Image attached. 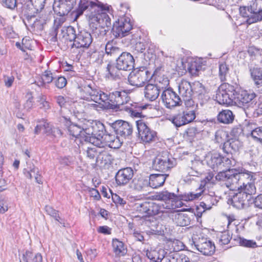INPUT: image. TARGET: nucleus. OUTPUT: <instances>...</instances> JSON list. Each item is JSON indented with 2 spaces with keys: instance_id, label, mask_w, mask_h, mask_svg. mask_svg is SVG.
I'll list each match as a JSON object with an SVG mask.
<instances>
[{
  "instance_id": "4d7b16f0",
  "label": "nucleus",
  "mask_w": 262,
  "mask_h": 262,
  "mask_svg": "<svg viewBox=\"0 0 262 262\" xmlns=\"http://www.w3.org/2000/svg\"><path fill=\"white\" fill-rule=\"evenodd\" d=\"M105 52L107 55H112L115 53V42L113 40L109 41L105 46Z\"/></svg>"
},
{
  "instance_id": "f704fd0d",
  "label": "nucleus",
  "mask_w": 262,
  "mask_h": 262,
  "mask_svg": "<svg viewBox=\"0 0 262 262\" xmlns=\"http://www.w3.org/2000/svg\"><path fill=\"white\" fill-rule=\"evenodd\" d=\"M42 256L40 253H33L31 251H27L23 254L20 262H41Z\"/></svg>"
},
{
  "instance_id": "0e129e2a",
  "label": "nucleus",
  "mask_w": 262,
  "mask_h": 262,
  "mask_svg": "<svg viewBox=\"0 0 262 262\" xmlns=\"http://www.w3.org/2000/svg\"><path fill=\"white\" fill-rule=\"evenodd\" d=\"M8 209L7 201L4 199L0 200V213L2 214L6 212Z\"/></svg>"
},
{
  "instance_id": "2eb2a0df",
  "label": "nucleus",
  "mask_w": 262,
  "mask_h": 262,
  "mask_svg": "<svg viewBox=\"0 0 262 262\" xmlns=\"http://www.w3.org/2000/svg\"><path fill=\"white\" fill-rule=\"evenodd\" d=\"M178 204H180L179 202L177 204L173 205V204H161L156 203L154 202H145L143 205L144 207L148 208V216H152L158 214L160 213H163L166 211V209L173 210L176 209Z\"/></svg>"
},
{
  "instance_id": "4c0bfd02",
  "label": "nucleus",
  "mask_w": 262,
  "mask_h": 262,
  "mask_svg": "<svg viewBox=\"0 0 262 262\" xmlns=\"http://www.w3.org/2000/svg\"><path fill=\"white\" fill-rule=\"evenodd\" d=\"M41 127H44V134L48 136H50L53 127L50 123L43 120L39 122V123L36 126L34 129V133L36 135L39 134L41 131Z\"/></svg>"
},
{
  "instance_id": "393cba45",
  "label": "nucleus",
  "mask_w": 262,
  "mask_h": 262,
  "mask_svg": "<svg viewBox=\"0 0 262 262\" xmlns=\"http://www.w3.org/2000/svg\"><path fill=\"white\" fill-rule=\"evenodd\" d=\"M68 130L70 135L75 138H79L81 140L85 141L86 134L85 133V127H81L79 125L76 124L71 123L70 121L67 122Z\"/></svg>"
},
{
  "instance_id": "ea45409f",
  "label": "nucleus",
  "mask_w": 262,
  "mask_h": 262,
  "mask_svg": "<svg viewBox=\"0 0 262 262\" xmlns=\"http://www.w3.org/2000/svg\"><path fill=\"white\" fill-rule=\"evenodd\" d=\"M192 93L194 92L198 94L199 98L202 99L203 97L205 98L207 97V96H205L206 94V90L203 85L199 81H195L192 83Z\"/></svg>"
},
{
  "instance_id": "4468645a",
  "label": "nucleus",
  "mask_w": 262,
  "mask_h": 262,
  "mask_svg": "<svg viewBox=\"0 0 262 262\" xmlns=\"http://www.w3.org/2000/svg\"><path fill=\"white\" fill-rule=\"evenodd\" d=\"M161 98L165 106L169 108L180 105L182 102L180 96L170 89L163 91Z\"/></svg>"
},
{
  "instance_id": "680f3d73",
  "label": "nucleus",
  "mask_w": 262,
  "mask_h": 262,
  "mask_svg": "<svg viewBox=\"0 0 262 262\" xmlns=\"http://www.w3.org/2000/svg\"><path fill=\"white\" fill-rule=\"evenodd\" d=\"M147 44L145 42L139 41L136 43L135 49L138 52H143L146 49Z\"/></svg>"
},
{
  "instance_id": "ddd939ff",
  "label": "nucleus",
  "mask_w": 262,
  "mask_h": 262,
  "mask_svg": "<svg viewBox=\"0 0 262 262\" xmlns=\"http://www.w3.org/2000/svg\"><path fill=\"white\" fill-rule=\"evenodd\" d=\"M77 0H56L53 9L59 16L67 15L76 6Z\"/></svg>"
},
{
  "instance_id": "473e14b6",
  "label": "nucleus",
  "mask_w": 262,
  "mask_h": 262,
  "mask_svg": "<svg viewBox=\"0 0 262 262\" xmlns=\"http://www.w3.org/2000/svg\"><path fill=\"white\" fill-rule=\"evenodd\" d=\"M59 36H61L62 38L66 41H69L70 42H74L76 34L75 33V30L74 27L72 26L64 27L61 29V34Z\"/></svg>"
},
{
  "instance_id": "2f4dec72",
  "label": "nucleus",
  "mask_w": 262,
  "mask_h": 262,
  "mask_svg": "<svg viewBox=\"0 0 262 262\" xmlns=\"http://www.w3.org/2000/svg\"><path fill=\"white\" fill-rule=\"evenodd\" d=\"M251 76L259 91L262 93V69L254 68L250 70Z\"/></svg>"
},
{
  "instance_id": "c756f323",
  "label": "nucleus",
  "mask_w": 262,
  "mask_h": 262,
  "mask_svg": "<svg viewBox=\"0 0 262 262\" xmlns=\"http://www.w3.org/2000/svg\"><path fill=\"white\" fill-rule=\"evenodd\" d=\"M27 167H25L24 168V174L25 176L31 179L33 178V176L32 175V172H34V177L35 179L36 183L41 184L42 183V178L40 174H39V171L37 168H36L34 165H30V166H28L29 165H27Z\"/></svg>"
},
{
  "instance_id": "3c124183",
  "label": "nucleus",
  "mask_w": 262,
  "mask_h": 262,
  "mask_svg": "<svg viewBox=\"0 0 262 262\" xmlns=\"http://www.w3.org/2000/svg\"><path fill=\"white\" fill-rule=\"evenodd\" d=\"M251 135L255 141L262 143V127L253 129L251 132Z\"/></svg>"
},
{
  "instance_id": "864d4df0",
  "label": "nucleus",
  "mask_w": 262,
  "mask_h": 262,
  "mask_svg": "<svg viewBox=\"0 0 262 262\" xmlns=\"http://www.w3.org/2000/svg\"><path fill=\"white\" fill-rule=\"evenodd\" d=\"M45 210L48 214L54 217L56 221H59L60 218L58 213V211L55 210L53 207L50 206H46L45 207Z\"/></svg>"
},
{
  "instance_id": "39448f33",
  "label": "nucleus",
  "mask_w": 262,
  "mask_h": 262,
  "mask_svg": "<svg viewBox=\"0 0 262 262\" xmlns=\"http://www.w3.org/2000/svg\"><path fill=\"white\" fill-rule=\"evenodd\" d=\"M234 92L232 85L224 83L219 86L217 91L215 97L216 101L220 104L230 105L235 99Z\"/></svg>"
},
{
  "instance_id": "338daca9",
  "label": "nucleus",
  "mask_w": 262,
  "mask_h": 262,
  "mask_svg": "<svg viewBox=\"0 0 262 262\" xmlns=\"http://www.w3.org/2000/svg\"><path fill=\"white\" fill-rule=\"evenodd\" d=\"M254 204L256 207L262 209V194L257 195L255 198Z\"/></svg>"
},
{
  "instance_id": "49530a36",
  "label": "nucleus",
  "mask_w": 262,
  "mask_h": 262,
  "mask_svg": "<svg viewBox=\"0 0 262 262\" xmlns=\"http://www.w3.org/2000/svg\"><path fill=\"white\" fill-rule=\"evenodd\" d=\"M228 137V132L223 130L219 129L215 133V140L219 143H225L227 141Z\"/></svg>"
},
{
  "instance_id": "0eeeda50",
  "label": "nucleus",
  "mask_w": 262,
  "mask_h": 262,
  "mask_svg": "<svg viewBox=\"0 0 262 262\" xmlns=\"http://www.w3.org/2000/svg\"><path fill=\"white\" fill-rule=\"evenodd\" d=\"M132 133V128L127 122L119 120L116 121V148H119L123 143L125 137Z\"/></svg>"
},
{
  "instance_id": "58836bf2",
  "label": "nucleus",
  "mask_w": 262,
  "mask_h": 262,
  "mask_svg": "<svg viewBox=\"0 0 262 262\" xmlns=\"http://www.w3.org/2000/svg\"><path fill=\"white\" fill-rule=\"evenodd\" d=\"M169 162V156L166 151L157 154L152 159V164H166Z\"/></svg>"
},
{
  "instance_id": "f03ea898",
  "label": "nucleus",
  "mask_w": 262,
  "mask_h": 262,
  "mask_svg": "<svg viewBox=\"0 0 262 262\" xmlns=\"http://www.w3.org/2000/svg\"><path fill=\"white\" fill-rule=\"evenodd\" d=\"M239 10L248 24L262 21V0H252L249 6H241Z\"/></svg>"
},
{
  "instance_id": "72a5a7b5",
  "label": "nucleus",
  "mask_w": 262,
  "mask_h": 262,
  "mask_svg": "<svg viewBox=\"0 0 262 262\" xmlns=\"http://www.w3.org/2000/svg\"><path fill=\"white\" fill-rule=\"evenodd\" d=\"M203 201L201 202V206L205 209H210L212 205L217 203L216 196L214 192L210 194H204L203 196Z\"/></svg>"
},
{
  "instance_id": "dca6fc26",
  "label": "nucleus",
  "mask_w": 262,
  "mask_h": 262,
  "mask_svg": "<svg viewBox=\"0 0 262 262\" xmlns=\"http://www.w3.org/2000/svg\"><path fill=\"white\" fill-rule=\"evenodd\" d=\"M104 128V126L102 123L99 121H93L89 122V124L86 125L85 127V133L86 134V138L85 141L87 142L92 143L94 142L96 136L99 134V132L102 131Z\"/></svg>"
},
{
  "instance_id": "de8ad7c7",
  "label": "nucleus",
  "mask_w": 262,
  "mask_h": 262,
  "mask_svg": "<svg viewBox=\"0 0 262 262\" xmlns=\"http://www.w3.org/2000/svg\"><path fill=\"white\" fill-rule=\"evenodd\" d=\"M218 238L219 244L221 246L228 244L231 239L228 231L221 232L219 235Z\"/></svg>"
},
{
  "instance_id": "7c9ffc66",
  "label": "nucleus",
  "mask_w": 262,
  "mask_h": 262,
  "mask_svg": "<svg viewBox=\"0 0 262 262\" xmlns=\"http://www.w3.org/2000/svg\"><path fill=\"white\" fill-rule=\"evenodd\" d=\"M148 187V180L143 178H134L130 184V187L138 191H146Z\"/></svg>"
},
{
  "instance_id": "69168bd1",
  "label": "nucleus",
  "mask_w": 262,
  "mask_h": 262,
  "mask_svg": "<svg viewBox=\"0 0 262 262\" xmlns=\"http://www.w3.org/2000/svg\"><path fill=\"white\" fill-rule=\"evenodd\" d=\"M121 9L118 11V15L119 17L126 16L125 13L127 12L128 7L127 5H120Z\"/></svg>"
},
{
  "instance_id": "b1692460",
  "label": "nucleus",
  "mask_w": 262,
  "mask_h": 262,
  "mask_svg": "<svg viewBox=\"0 0 262 262\" xmlns=\"http://www.w3.org/2000/svg\"><path fill=\"white\" fill-rule=\"evenodd\" d=\"M133 176V170L130 167L120 169L116 174V182L119 185L127 184Z\"/></svg>"
},
{
  "instance_id": "7ed1b4c3",
  "label": "nucleus",
  "mask_w": 262,
  "mask_h": 262,
  "mask_svg": "<svg viewBox=\"0 0 262 262\" xmlns=\"http://www.w3.org/2000/svg\"><path fill=\"white\" fill-rule=\"evenodd\" d=\"M134 61L133 56L129 53L123 52L116 60V68L119 70H123L122 72L116 73V82L118 80L117 83L119 86L123 87L124 83H126L127 73L126 71L128 68L130 69L133 67Z\"/></svg>"
},
{
  "instance_id": "423d86ee",
  "label": "nucleus",
  "mask_w": 262,
  "mask_h": 262,
  "mask_svg": "<svg viewBox=\"0 0 262 262\" xmlns=\"http://www.w3.org/2000/svg\"><path fill=\"white\" fill-rule=\"evenodd\" d=\"M153 74L146 69L134 70L128 75V81L130 85L142 86L152 77Z\"/></svg>"
},
{
  "instance_id": "37998d69",
  "label": "nucleus",
  "mask_w": 262,
  "mask_h": 262,
  "mask_svg": "<svg viewBox=\"0 0 262 262\" xmlns=\"http://www.w3.org/2000/svg\"><path fill=\"white\" fill-rule=\"evenodd\" d=\"M41 81L37 82L39 86L46 88V83H51L53 80L52 73L50 71H46L41 76Z\"/></svg>"
},
{
  "instance_id": "6ab92c4d",
  "label": "nucleus",
  "mask_w": 262,
  "mask_h": 262,
  "mask_svg": "<svg viewBox=\"0 0 262 262\" xmlns=\"http://www.w3.org/2000/svg\"><path fill=\"white\" fill-rule=\"evenodd\" d=\"M91 34L85 31H81L76 35L75 40L72 45V47L78 48H88L92 42Z\"/></svg>"
},
{
  "instance_id": "6e6d98bb",
  "label": "nucleus",
  "mask_w": 262,
  "mask_h": 262,
  "mask_svg": "<svg viewBox=\"0 0 262 262\" xmlns=\"http://www.w3.org/2000/svg\"><path fill=\"white\" fill-rule=\"evenodd\" d=\"M26 97L27 99L26 100V103L24 104V107L27 110H30L33 105V97L32 96V94L31 92H28L27 94Z\"/></svg>"
},
{
  "instance_id": "c03bdc74",
  "label": "nucleus",
  "mask_w": 262,
  "mask_h": 262,
  "mask_svg": "<svg viewBox=\"0 0 262 262\" xmlns=\"http://www.w3.org/2000/svg\"><path fill=\"white\" fill-rule=\"evenodd\" d=\"M189 64L188 70L192 75H198V73L202 70V66L200 60L192 61Z\"/></svg>"
},
{
  "instance_id": "a211bd4d",
  "label": "nucleus",
  "mask_w": 262,
  "mask_h": 262,
  "mask_svg": "<svg viewBox=\"0 0 262 262\" xmlns=\"http://www.w3.org/2000/svg\"><path fill=\"white\" fill-rule=\"evenodd\" d=\"M226 187L230 190L237 189L241 193H244L247 195H250V199L252 195L256 193V187L254 185V182H243V184L236 185L234 183L229 184L228 183H225Z\"/></svg>"
},
{
  "instance_id": "5fc2aeb1",
  "label": "nucleus",
  "mask_w": 262,
  "mask_h": 262,
  "mask_svg": "<svg viewBox=\"0 0 262 262\" xmlns=\"http://www.w3.org/2000/svg\"><path fill=\"white\" fill-rule=\"evenodd\" d=\"M214 174L212 172H209L207 176L201 182L200 189H202L205 186L209 183H212Z\"/></svg>"
},
{
  "instance_id": "c85d7f7f",
  "label": "nucleus",
  "mask_w": 262,
  "mask_h": 262,
  "mask_svg": "<svg viewBox=\"0 0 262 262\" xmlns=\"http://www.w3.org/2000/svg\"><path fill=\"white\" fill-rule=\"evenodd\" d=\"M128 100L127 93L124 90L116 91V111L125 109L124 104Z\"/></svg>"
},
{
  "instance_id": "79ce46f5",
  "label": "nucleus",
  "mask_w": 262,
  "mask_h": 262,
  "mask_svg": "<svg viewBox=\"0 0 262 262\" xmlns=\"http://www.w3.org/2000/svg\"><path fill=\"white\" fill-rule=\"evenodd\" d=\"M127 252V247L124 244L116 238V257L124 256Z\"/></svg>"
},
{
  "instance_id": "bb28decb",
  "label": "nucleus",
  "mask_w": 262,
  "mask_h": 262,
  "mask_svg": "<svg viewBox=\"0 0 262 262\" xmlns=\"http://www.w3.org/2000/svg\"><path fill=\"white\" fill-rule=\"evenodd\" d=\"M169 174H151L148 180V185L152 188H157L162 186Z\"/></svg>"
},
{
  "instance_id": "e433bc0d",
  "label": "nucleus",
  "mask_w": 262,
  "mask_h": 262,
  "mask_svg": "<svg viewBox=\"0 0 262 262\" xmlns=\"http://www.w3.org/2000/svg\"><path fill=\"white\" fill-rule=\"evenodd\" d=\"M218 120L225 124H229L232 122L234 116L232 112L229 110H223L217 116Z\"/></svg>"
},
{
  "instance_id": "8fccbe9b",
  "label": "nucleus",
  "mask_w": 262,
  "mask_h": 262,
  "mask_svg": "<svg viewBox=\"0 0 262 262\" xmlns=\"http://www.w3.org/2000/svg\"><path fill=\"white\" fill-rule=\"evenodd\" d=\"M156 85L159 87L160 90L165 89L169 85V80L167 77L158 76Z\"/></svg>"
},
{
  "instance_id": "4be33fe9",
  "label": "nucleus",
  "mask_w": 262,
  "mask_h": 262,
  "mask_svg": "<svg viewBox=\"0 0 262 262\" xmlns=\"http://www.w3.org/2000/svg\"><path fill=\"white\" fill-rule=\"evenodd\" d=\"M178 91L180 95L186 101V105H191L193 101L191 99L192 94V85L188 81L182 80L179 84Z\"/></svg>"
},
{
  "instance_id": "f3484780",
  "label": "nucleus",
  "mask_w": 262,
  "mask_h": 262,
  "mask_svg": "<svg viewBox=\"0 0 262 262\" xmlns=\"http://www.w3.org/2000/svg\"><path fill=\"white\" fill-rule=\"evenodd\" d=\"M132 29L130 18L127 16L120 17L116 21V38L122 37L128 35Z\"/></svg>"
},
{
  "instance_id": "c9c22d12",
  "label": "nucleus",
  "mask_w": 262,
  "mask_h": 262,
  "mask_svg": "<svg viewBox=\"0 0 262 262\" xmlns=\"http://www.w3.org/2000/svg\"><path fill=\"white\" fill-rule=\"evenodd\" d=\"M165 252L163 249L159 250L148 251L146 252V256L153 262H162Z\"/></svg>"
},
{
  "instance_id": "cd10ccee",
  "label": "nucleus",
  "mask_w": 262,
  "mask_h": 262,
  "mask_svg": "<svg viewBox=\"0 0 262 262\" xmlns=\"http://www.w3.org/2000/svg\"><path fill=\"white\" fill-rule=\"evenodd\" d=\"M161 90L156 84H148L144 89L145 97L150 100H155L159 96Z\"/></svg>"
},
{
  "instance_id": "e2e57ef3",
  "label": "nucleus",
  "mask_w": 262,
  "mask_h": 262,
  "mask_svg": "<svg viewBox=\"0 0 262 262\" xmlns=\"http://www.w3.org/2000/svg\"><path fill=\"white\" fill-rule=\"evenodd\" d=\"M111 230L112 229L107 226H99L97 229V231L99 233L104 234H111Z\"/></svg>"
},
{
  "instance_id": "052dcab7",
  "label": "nucleus",
  "mask_w": 262,
  "mask_h": 262,
  "mask_svg": "<svg viewBox=\"0 0 262 262\" xmlns=\"http://www.w3.org/2000/svg\"><path fill=\"white\" fill-rule=\"evenodd\" d=\"M57 34H58V30H56L55 29L52 28V30H50V33L49 34V38H50V41L52 42H55L57 41Z\"/></svg>"
},
{
  "instance_id": "aec40b11",
  "label": "nucleus",
  "mask_w": 262,
  "mask_h": 262,
  "mask_svg": "<svg viewBox=\"0 0 262 262\" xmlns=\"http://www.w3.org/2000/svg\"><path fill=\"white\" fill-rule=\"evenodd\" d=\"M195 118L193 110L186 111L182 114L174 116L171 119L172 123L177 127H180L192 121Z\"/></svg>"
},
{
  "instance_id": "13d9d810",
  "label": "nucleus",
  "mask_w": 262,
  "mask_h": 262,
  "mask_svg": "<svg viewBox=\"0 0 262 262\" xmlns=\"http://www.w3.org/2000/svg\"><path fill=\"white\" fill-rule=\"evenodd\" d=\"M2 4L4 6L10 9H14L17 5L16 0H3Z\"/></svg>"
},
{
  "instance_id": "a18cd8bd",
  "label": "nucleus",
  "mask_w": 262,
  "mask_h": 262,
  "mask_svg": "<svg viewBox=\"0 0 262 262\" xmlns=\"http://www.w3.org/2000/svg\"><path fill=\"white\" fill-rule=\"evenodd\" d=\"M229 67L225 62H222L219 65V76L222 81L226 80V77L229 74Z\"/></svg>"
},
{
  "instance_id": "bf43d9fd",
  "label": "nucleus",
  "mask_w": 262,
  "mask_h": 262,
  "mask_svg": "<svg viewBox=\"0 0 262 262\" xmlns=\"http://www.w3.org/2000/svg\"><path fill=\"white\" fill-rule=\"evenodd\" d=\"M67 81L66 79L63 77H59L55 80V83L57 88L59 89H62L67 84Z\"/></svg>"
},
{
  "instance_id": "f8f14e48",
  "label": "nucleus",
  "mask_w": 262,
  "mask_h": 262,
  "mask_svg": "<svg viewBox=\"0 0 262 262\" xmlns=\"http://www.w3.org/2000/svg\"><path fill=\"white\" fill-rule=\"evenodd\" d=\"M46 0H30L26 4L28 10L25 11L26 19L29 23H32V19L35 18L34 14L41 11L44 7ZM35 20L32 23H35Z\"/></svg>"
},
{
  "instance_id": "a878e982",
  "label": "nucleus",
  "mask_w": 262,
  "mask_h": 262,
  "mask_svg": "<svg viewBox=\"0 0 262 262\" xmlns=\"http://www.w3.org/2000/svg\"><path fill=\"white\" fill-rule=\"evenodd\" d=\"M241 146L242 143L238 139L231 138L224 143L223 149L227 154H233L238 151Z\"/></svg>"
},
{
  "instance_id": "774afa93",
  "label": "nucleus",
  "mask_w": 262,
  "mask_h": 262,
  "mask_svg": "<svg viewBox=\"0 0 262 262\" xmlns=\"http://www.w3.org/2000/svg\"><path fill=\"white\" fill-rule=\"evenodd\" d=\"M14 78L13 76H4V82L5 84V85L8 87L10 88L12 86V83L14 81Z\"/></svg>"
},
{
  "instance_id": "1a4fd4ad",
  "label": "nucleus",
  "mask_w": 262,
  "mask_h": 262,
  "mask_svg": "<svg viewBox=\"0 0 262 262\" xmlns=\"http://www.w3.org/2000/svg\"><path fill=\"white\" fill-rule=\"evenodd\" d=\"M255 97L256 95L253 93H249L246 91H242L235 95L234 102L244 109L253 108L256 104Z\"/></svg>"
},
{
  "instance_id": "6e6552de",
  "label": "nucleus",
  "mask_w": 262,
  "mask_h": 262,
  "mask_svg": "<svg viewBox=\"0 0 262 262\" xmlns=\"http://www.w3.org/2000/svg\"><path fill=\"white\" fill-rule=\"evenodd\" d=\"M191 246L203 253L204 255H210L215 251V246L207 238L202 237L192 239Z\"/></svg>"
},
{
  "instance_id": "412c9836",
  "label": "nucleus",
  "mask_w": 262,
  "mask_h": 262,
  "mask_svg": "<svg viewBox=\"0 0 262 262\" xmlns=\"http://www.w3.org/2000/svg\"><path fill=\"white\" fill-rule=\"evenodd\" d=\"M155 200L158 201H163V202L160 203L161 204H173L176 205L177 202H179L180 204H178L176 208H180L182 206V202L179 200L177 195L174 193H170L167 191H162L156 193L154 196Z\"/></svg>"
},
{
  "instance_id": "5701e85b",
  "label": "nucleus",
  "mask_w": 262,
  "mask_h": 262,
  "mask_svg": "<svg viewBox=\"0 0 262 262\" xmlns=\"http://www.w3.org/2000/svg\"><path fill=\"white\" fill-rule=\"evenodd\" d=\"M250 199V195H247L239 191L233 196L231 199V204L237 209H243L248 205V202Z\"/></svg>"
},
{
  "instance_id": "f257e3e1",
  "label": "nucleus",
  "mask_w": 262,
  "mask_h": 262,
  "mask_svg": "<svg viewBox=\"0 0 262 262\" xmlns=\"http://www.w3.org/2000/svg\"><path fill=\"white\" fill-rule=\"evenodd\" d=\"M90 7V14H88L89 20L92 23H97L99 24L103 21V19L106 18V14L104 11H110L111 6L102 4L97 5L96 3L90 2L89 0H80L78 8L77 9V16L82 15L86 9Z\"/></svg>"
},
{
  "instance_id": "09e8293b",
  "label": "nucleus",
  "mask_w": 262,
  "mask_h": 262,
  "mask_svg": "<svg viewBox=\"0 0 262 262\" xmlns=\"http://www.w3.org/2000/svg\"><path fill=\"white\" fill-rule=\"evenodd\" d=\"M238 243L241 246L247 248H254L258 246L256 243L253 240L246 239L241 237L239 238Z\"/></svg>"
},
{
  "instance_id": "20e7f679",
  "label": "nucleus",
  "mask_w": 262,
  "mask_h": 262,
  "mask_svg": "<svg viewBox=\"0 0 262 262\" xmlns=\"http://www.w3.org/2000/svg\"><path fill=\"white\" fill-rule=\"evenodd\" d=\"M221 174L225 178L228 177L225 183L229 184L233 182L236 185L242 184L243 182H254L255 180L254 173L243 168L229 169Z\"/></svg>"
},
{
  "instance_id": "9b49d317",
  "label": "nucleus",
  "mask_w": 262,
  "mask_h": 262,
  "mask_svg": "<svg viewBox=\"0 0 262 262\" xmlns=\"http://www.w3.org/2000/svg\"><path fill=\"white\" fill-rule=\"evenodd\" d=\"M83 98L88 101H93L96 103H100V101H104L102 96L105 97V94H101L96 89L94 88V84H89L83 86L81 90Z\"/></svg>"
},
{
  "instance_id": "a19ab883",
  "label": "nucleus",
  "mask_w": 262,
  "mask_h": 262,
  "mask_svg": "<svg viewBox=\"0 0 262 262\" xmlns=\"http://www.w3.org/2000/svg\"><path fill=\"white\" fill-rule=\"evenodd\" d=\"M175 222L178 226L183 227L189 225L190 220L187 214L179 213L175 216Z\"/></svg>"
},
{
  "instance_id": "603ef678",
  "label": "nucleus",
  "mask_w": 262,
  "mask_h": 262,
  "mask_svg": "<svg viewBox=\"0 0 262 262\" xmlns=\"http://www.w3.org/2000/svg\"><path fill=\"white\" fill-rule=\"evenodd\" d=\"M201 195V192L194 193L193 192L185 193L182 195V200L185 201H191L199 198Z\"/></svg>"
},
{
  "instance_id": "9d476101",
  "label": "nucleus",
  "mask_w": 262,
  "mask_h": 262,
  "mask_svg": "<svg viewBox=\"0 0 262 262\" xmlns=\"http://www.w3.org/2000/svg\"><path fill=\"white\" fill-rule=\"evenodd\" d=\"M137 126L139 137L145 143H150L156 141L157 133L149 128L141 120L136 121Z\"/></svg>"
}]
</instances>
